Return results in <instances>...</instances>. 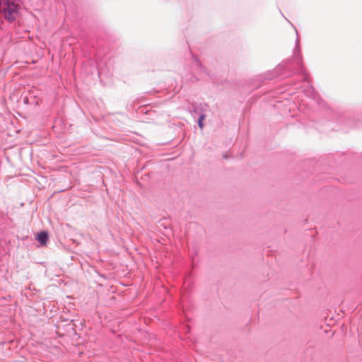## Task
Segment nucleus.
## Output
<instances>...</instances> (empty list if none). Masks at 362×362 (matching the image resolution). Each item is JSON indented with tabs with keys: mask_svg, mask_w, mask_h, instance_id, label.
<instances>
[{
	"mask_svg": "<svg viewBox=\"0 0 362 362\" xmlns=\"http://www.w3.org/2000/svg\"><path fill=\"white\" fill-rule=\"evenodd\" d=\"M0 8L4 18L10 22L13 21L18 14L19 5L9 0H1Z\"/></svg>",
	"mask_w": 362,
	"mask_h": 362,
	"instance_id": "obj_1",
	"label": "nucleus"
},
{
	"mask_svg": "<svg viewBox=\"0 0 362 362\" xmlns=\"http://www.w3.org/2000/svg\"><path fill=\"white\" fill-rule=\"evenodd\" d=\"M293 60L295 61L296 65L299 68L298 73L303 76V81L308 80V76L303 65L302 57L300 49V40L298 37L296 40V46L293 49Z\"/></svg>",
	"mask_w": 362,
	"mask_h": 362,
	"instance_id": "obj_2",
	"label": "nucleus"
},
{
	"mask_svg": "<svg viewBox=\"0 0 362 362\" xmlns=\"http://www.w3.org/2000/svg\"><path fill=\"white\" fill-rule=\"evenodd\" d=\"M37 240L42 245H45L48 240V233L45 231L40 232Z\"/></svg>",
	"mask_w": 362,
	"mask_h": 362,
	"instance_id": "obj_3",
	"label": "nucleus"
},
{
	"mask_svg": "<svg viewBox=\"0 0 362 362\" xmlns=\"http://www.w3.org/2000/svg\"><path fill=\"white\" fill-rule=\"evenodd\" d=\"M205 118V115L204 114L201 115L198 119V126L200 129H203L204 124H203V119Z\"/></svg>",
	"mask_w": 362,
	"mask_h": 362,
	"instance_id": "obj_4",
	"label": "nucleus"
}]
</instances>
